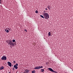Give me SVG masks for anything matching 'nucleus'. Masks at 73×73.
<instances>
[{"label": "nucleus", "instance_id": "nucleus-1", "mask_svg": "<svg viewBox=\"0 0 73 73\" xmlns=\"http://www.w3.org/2000/svg\"><path fill=\"white\" fill-rule=\"evenodd\" d=\"M43 15L45 19H48L49 18V15L47 13H43Z\"/></svg>", "mask_w": 73, "mask_h": 73}, {"label": "nucleus", "instance_id": "nucleus-2", "mask_svg": "<svg viewBox=\"0 0 73 73\" xmlns=\"http://www.w3.org/2000/svg\"><path fill=\"white\" fill-rule=\"evenodd\" d=\"M7 42L8 44H9L11 46H13L14 45H15V43L12 41L11 40H8L7 41Z\"/></svg>", "mask_w": 73, "mask_h": 73}, {"label": "nucleus", "instance_id": "nucleus-3", "mask_svg": "<svg viewBox=\"0 0 73 73\" xmlns=\"http://www.w3.org/2000/svg\"><path fill=\"white\" fill-rule=\"evenodd\" d=\"M42 66H36L35 68L34 69H41V68H42Z\"/></svg>", "mask_w": 73, "mask_h": 73}, {"label": "nucleus", "instance_id": "nucleus-4", "mask_svg": "<svg viewBox=\"0 0 73 73\" xmlns=\"http://www.w3.org/2000/svg\"><path fill=\"white\" fill-rule=\"evenodd\" d=\"M1 59L2 60H7V57L5 56H3L2 57Z\"/></svg>", "mask_w": 73, "mask_h": 73}, {"label": "nucleus", "instance_id": "nucleus-5", "mask_svg": "<svg viewBox=\"0 0 73 73\" xmlns=\"http://www.w3.org/2000/svg\"><path fill=\"white\" fill-rule=\"evenodd\" d=\"M48 69L51 72H54V73H57V72H56L55 71H54L53 70V69L51 68H48Z\"/></svg>", "mask_w": 73, "mask_h": 73}, {"label": "nucleus", "instance_id": "nucleus-6", "mask_svg": "<svg viewBox=\"0 0 73 73\" xmlns=\"http://www.w3.org/2000/svg\"><path fill=\"white\" fill-rule=\"evenodd\" d=\"M7 64L9 66H12V64L11 62H7Z\"/></svg>", "mask_w": 73, "mask_h": 73}, {"label": "nucleus", "instance_id": "nucleus-7", "mask_svg": "<svg viewBox=\"0 0 73 73\" xmlns=\"http://www.w3.org/2000/svg\"><path fill=\"white\" fill-rule=\"evenodd\" d=\"M29 72V71L28 70L26 69L25 71V73H28V72Z\"/></svg>", "mask_w": 73, "mask_h": 73}, {"label": "nucleus", "instance_id": "nucleus-8", "mask_svg": "<svg viewBox=\"0 0 73 73\" xmlns=\"http://www.w3.org/2000/svg\"><path fill=\"white\" fill-rule=\"evenodd\" d=\"M14 68H15L16 69H18V67L16 65L14 66Z\"/></svg>", "mask_w": 73, "mask_h": 73}, {"label": "nucleus", "instance_id": "nucleus-9", "mask_svg": "<svg viewBox=\"0 0 73 73\" xmlns=\"http://www.w3.org/2000/svg\"><path fill=\"white\" fill-rule=\"evenodd\" d=\"M47 8H48V9H49V10H50V6H49V5H48L47 7Z\"/></svg>", "mask_w": 73, "mask_h": 73}, {"label": "nucleus", "instance_id": "nucleus-10", "mask_svg": "<svg viewBox=\"0 0 73 73\" xmlns=\"http://www.w3.org/2000/svg\"><path fill=\"white\" fill-rule=\"evenodd\" d=\"M4 67L3 66H1L0 68V69L1 70H2V69H4Z\"/></svg>", "mask_w": 73, "mask_h": 73}, {"label": "nucleus", "instance_id": "nucleus-11", "mask_svg": "<svg viewBox=\"0 0 73 73\" xmlns=\"http://www.w3.org/2000/svg\"><path fill=\"white\" fill-rule=\"evenodd\" d=\"M44 71V69H41V72H43Z\"/></svg>", "mask_w": 73, "mask_h": 73}, {"label": "nucleus", "instance_id": "nucleus-12", "mask_svg": "<svg viewBox=\"0 0 73 73\" xmlns=\"http://www.w3.org/2000/svg\"><path fill=\"white\" fill-rule=\"evenodd\" d=\"M40 17H42V18H43V19H44V16H43L42 15H40Z\"/></svg>", "mask_w": 73, "mask_h": 73}, {"label": "nucleus", "instance_id": "nucleus-13", "mask_svg": "<svg viewBox=\"0 0 73 73\" xmlns=\"http://www.w3.org/2000/svg\"><path fill=\"white\" fill-rule=\"evenodd\" d=\"M48 35L49 36H50V35H51L50 32H49L48 33Z\"/></svg>", "mask_w": 73, "mask_h": 73}, {"label": "nucleus", "instance_id": "nucleus-14", "mask_svg": "<svg viewBox=\"0 0 73 73\" xmlns=\"http://www.w3.org/2000/svg\"><path fill=\"white\" fill-rule=\"evenodd\" d=\"M15 41H16V40L15 39H13L12 40V42H15Z\"/></svg>", "mask_w": 73, "mask_h": 73}, {"label": "nucleus", "instance_id": "nucleus-15", "mask_svg": "<svg viewBox=\"0 0 73 73\" xmlns=\"http://www.w3.org/2000/svg\"><path fill=\"white\" fill-rule=\"evenodd\" d=\"M6 32L7 33H9V30H7L6 31Z\"/></svg>", "mask_w": 73, "mask_h": 73}, {"label": "nucleus", "instance_id": "nucleus-16", "mask_svg": "<svg viewBox=\"0 0 73 73\" xmlns=\"http://www.w3.org/2000/svg\"><path fill=\"white\" fill-rule=\"evenodd\" d=\"M0 4H2V0H0Z\"/></svg>", "mask_w": 73, "mask_h": 73}, {"label": "nucleus", "instance_id": "nucleus-17", "mask_svg": "<svg viewBox=\"0 0 73 73\" xmlns=\"http://www.w3.org/2000/svg\"><path fill=\"white\" fill-rule=\"evenodd\" d=\"M32 73H36V71H32Z\"/></svg>", "mask_w": 73, "mask_h": 73}, {"label": "nucleus", "instance_id": "nucleus-18", "mask_svg": "<svg viewBox=\"0 0 73 73\" xmlns=\"http://www.w3.org/2000/svg\"><path fill=\"white\" fill-rule=\"evenodd\" d=\"M35 13H38V11H37V10L36 11H35Z\"/></svg>", "mask_w": 73, "mask_h": 73}, {"label": "nucleus", "instance_id": "nucleus-19", "mask_svg": "<svg viewBox=\"0 0 73 73\" xmlns=\"http://www.w3.org/2000/svg\"><path fill=\"white\" fill-rule=\"evenodd\" d=\"M7 29L9 30V31H11V28H8Z\"/></svg>", "mask_w": 73, "mask_h": 73}, {"label": "nucleus", "instance_id": "nucleus-20", "mask_svg": "<svg viewBox=\"0 0 73 73\" xmlns=\"http://www.w3.org/2000/svg\"><path fill=\"white\" fill-rule=\"evenodd\" d=\"M46 64H47V65H48V64H49V62H46Z\"/></svg>", "mask_w": 73, "mask_h": 73}, {"label": "nucleus", "instance_id": "nucleus-21", "mask_svg": "<svg viewBox=\"0 0 73 73\" xmlns=\"http://www.w3.org/2000/svg\"><path fill=\"white\" fill-rule=\"evenodd\" d=\"M24 31H26V32H27V30L26 29L24 30Z\"/></svg>", "mask_w": 73, "mask_h": 73}, {"label": "nucleus", "instance_id": "nucleus-22", "mask_svg": "<svg viewBox=\"0 0 73 73\" xmlns=\"http://www.w3.org/2000/svg\"><path fill=\"white\" fill-rule=\"evenodd\" d=\"M15 65H16V66H18V64H15Z\"/></svg>", "mask_w": 73, "mask_h": 73}, {"label": "nucleus", "instance_id": "nucleus-23", "mask_svg": "<svg viewBox=\"0 0 73 73\" xmlns=\"http://www.w3.org/2000/svg\"><path fill=\"white\" fill-rule=\"evenodd\" d=\"M45 10H46V11H48V9H47V8H46Z\"/></svg>", "mask_w": 73, "mask_h": 73}, {"label": "nucleus", "instance_id": "nucleus-24", "mask_svg": "<svg viewBox=\"0 0 73 73\" xmlns=\"http://www.w3.org/2000/svg\"><path fill=\"white\" fill-rule=\"evenodd\" d=\"M44 11V13H44V12H46L47 11Z\"/></svg>", "mask_w": 73, "mask_h": 73}, {"label": "nucleus", "instance_id": "nucleus-25", "mask_svg": "<svg viewBox=\"0 0 73 73\" xmlns=\"http://www.w3.org/2000/svg\"><path fill=\"white\" fill-rule=\"evenodd\" d=\"M13 62H14V63H16V62H15V61H13Z\"/></svg>", "mask_w": 73, "mask_h": 73}, {"label": "nucleus", "instance_id": "nucleus-26", "mask_svg": "<svg viewBox=\"0 0 73 73\" xmlns=\"http://www.w3.org/2000/svg\"><path fill=\"white\" fill-rule=\"evenodd\" d=\"M13 70H15V68H13Z\"/></svg>", "mask_w": 73, "mask_h": 73}, {"label": "nucleus", "instance_id": "nucleus-27", "mask_svg": "<svg viewBox=\"0 0 73 73\" xmlns=\"http://www.w3.org/2000/svg\"><path fill=\"white\" fill-rule=\"evenodd\" d=\"M10 47H11V46H10Z\"/></svg>", "mask_w": 73, "mask_h": 73}]
</instances>
